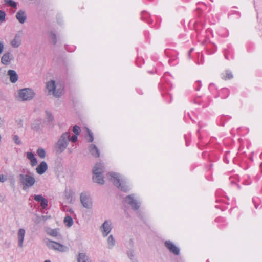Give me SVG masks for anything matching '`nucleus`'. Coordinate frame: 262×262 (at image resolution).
Listing matches in <instances>:
<instances>
[{
  "label": "nucleus",
  "instance_id": "f257e3e1",
  "mask_svg": "<svg viewBox=\"0 0 262 262\" xmlns=\"http://www.w3.org/2000/svg\"><path fill=\"white\" fill-rule=\"evenodd\" d=\"M107 177L121 191L126 192L130 190V186L124 176L115 172H110L107 173Z\"/></svg>",
  "mask_w": 262,
  "mask_h": 262
},
{
  "label": "nucleus",
  "instance_id": "f03ea898",
  "mask_svg": "<svg viewBox=\"0 0 262 262\" xmlns=\"http://www.w3.org/2000/svg\"><path fill=\"white\" fill-rule=\"evenodd\" d=\"M70 132H66L59 137L58 141L54 145V149L57 154L63 153L69 144Z\"/></svg>",
  "mask_w": 262,
  "mask_h": 262
},
{
  "label": "nucleus",
  "instance_id": "7ed1b4c3",
  "mask_svg": "<svg viewBox=\"0 0 262 262\" xmlns=\"http://www.w3.org/2000/svg\"><path fill=\"white\" fill-rule=\"evenodd\" d=\"M104 172V166L102 163H97L93 169V180L94 182L103 185L104 183L103 173Z\"/></svg>",
  "mask_w": 262,
  "mask_h": 262
},
{
  "label": "nucleus",
  "instance_id": "20e7f679",
  "mask_svg": "<svg viewBox=\"0 0 262 262\" xmlns=\"http://www.w3.org/2000/svg\"><path fill=\"white\" fill-rule=\"evenodd\" d=\"M17 178L19 183L23 186V189L32 187L36 182L33 176L27 174H19Z\"/></svg>",
  "mask_w": 262,
  "mask_h": 262
},
{
  "label": "nucleus",
  "instance_id": "39448f33",
  "mask_svg": "<svg viewBox=\"0 0 262 262\" xmlns=\"http://www.w3.org/2000/svg\"><path fill=\"white\" fill-rule=\"evenodd\" d=\"M46 88L49 92L52 93L56 97H59L62 94V89L61 88H57L54 80H51L47 82Z\"/></svg>",
  "mask_w": 262,
  "mask_h": 262
},
{
  "label": "nucleus",
  "instance_id": "423d86ee",
  "mask_svg": "<svg viewBox=\"0 0 262 262\" xmlns=\"http://www.w3.org/2000/svg\"><path fill=\"white\" fill-rule=\"evenodd\" d=\"M19 99L21 101H28L33 99L35 95L34 91L30 88H24L19 90Z\"/></svg>",
  "mask_w": 262,
  "mask_h": 262
},
{
  "label": "nucleus",
  "instance_id": "0eeeda50",
  "mask_svg": "<svg viewBox=\"0 0 262 262\" xmlns=\"http://www.w3.org/2000/svg\"><path fill=\"white\" fill-rule=\"evenodd\" d=\"M80 200L83 207L86 209H90L93 207V202L90 193L86 192H83L80 194Z\"/></svg>",
  "mask_w": 262,
  "mask_h": 262
},
{
  "label": "nucleus",
  "instance_id": "6e6552de",
  "mask_svg": "<svg viewBox=\"0 0 262 262\" xmlns=\"http://www.w3.org/2000/svg\"><path fill=\"white\" fill-rule=\"evenodd\" d=\"M124 202L129 204L134 211H137L140 207L141 203L135 198V195L132 194L124 198Z\"/></svg>",
  "mask_w": 262,
  "mask_h": 262
},
{
  "label": "nucleus",
  "instance_id": "1a4fd4ad",
  "mask_svg": "<svg viewBox=\"0 0 262 262\" xmlns=\"http://www.w3.org/2000/svg\"><path fill=\"white\" fill-rule=\"evenodd\" d=\"M113 228L112 223L111 221L105 220L100 226V229L102 232L103 236H107L111 232Z\"/></svg>",
  "mask_w": 262,
  "mask_h": 262
},
{
  "label": "nucleus",
  "instance_id": "9d476101",
  "mask_svg": "<svg viewBox=\"0 0 262 262\" xmlns=\"http://www.w3.org/2000/svg\"><path fill=\"white\" fill-rule=\"evenodd\" d=\"M14 56L10 52H5L1 58V63L5 66L9 65L14 60Z\"/></svg>",
  "mask_w": 262,
  "mask_h": 262
},
{
  "label": "nucleus",
  "instance_id": "9b49d317",
  "mask_svg": "<svg viewBox=\"0 0 262 262\" xmlns=\"http://www.w3.org/2000/svg\"><path fill=\"white\" fill-rule=\"evenodd\" d=\"M21 32H19L17 33L14 38L13 40H11L10 44L13 48H18L21 43Z\"/></svg>",
  "mask_w": 262,
  "mask_h": 262
},
{
  "label": "nucleus",
  "instance_id": "f8f14e48",
  "mask_svg": "<svg viewBox=\"0 0 262 262\" xmlns=\"http://www.w3.org/2000/svg\"><path fill=\"white\" fill-rule=\"evenodd\" d=\"M34 200L40 203V206L42 209H45L48 206V201L42 195L37 194L34 196Z\"/></svg>",
  "mask_w": 262,
  "mask_h": 262
},
{
  "label": "nucleus",
  "instance_id": "ddd939ff",
  "mask_svg": "<svg viewBox=\"0 0 262 262\" xmlns=\"http://www.w3.org/2000/svg\"><path fill=\"white\" fill-rule=\"evenodd\" d=\"M27 15L23 10H19L16 14V18L19 23L23 24L27 19Z\"/></svg>",
  "mask_w": 262,
  "mask_h": 262
},
{
  "label": "nucleus",
  "instance_id": "4468645a",
  "mask_svg": "<svg viewBox=\"0 0 262 262\" xmlns=\"http://www.w3.org/2000/svg\"><path fill=\"white\" fill-rule=\"evenodd\" d=\"M48 169V165L45 161L41 162L36 167V172L40 174H43Z\"/></svg>",
  "mask_w": 262,
  "mask_h": 262
},
{
  "label": "nucleus",
  "instance_id": "2eb2a0df",
  "mask_svg": "<svg viewBox=\"0 0 262 262\" xmlns=\"http://www.w3.org/2000/svg\"><path fill=\"white\" fill-rule=\"evenodd\" d=\"M7 75L9 76L10 81L13 83H15L18 80V75L16 72L13 70H9Z\"/></svg>",
  "mask_w": 262,
  "mask_h": 262
},
{
  "label": "nucleus",
  "instance_id": "dca6fc26",
  "mask_svg": "<svg viewBox=\"0 0 262 262\" xmlns=\"http://www.w3.org/2000/svg\"><path fill=\"white\" fill-rule=\"evenodd\" d=\"M26 157L30 161V165L34 167L37 164V160L35 157L34 154L32 152H27Z\"/></svg>",
  "mask_w": 262,
  "mask_h": 262
},
{
  "label": "nucleus",
  "instance_id": "f3484780",
  "mask_svg": "<svg viewBox=\"0 0 262 262\" xmlns=\"http://www.w3.org/2000/svg\"><path fill=\"white\" fill-rule=\"evenodd\" d=\"M47 233L52 236V237H60L61 235L59 233V229L56 228V229H52L50 228H49L46 230Z\"/></svg>",
  "mask_w": 262,
  "mask_h": 262
},
{
  "label": "nucleus",
  "instance_id": "a211bd4d",
  "mask_svg": "<svg viewBox=\"0 0 262 262\" xmlns=\"http://www.w3.org/2000/svg\"><path fill=\"white\" fill-rule=\"evenodd\" d=\"M89 150L94 157L98 158L100 156V151L95 145L91 144L89 146Z\"/></svg>",
  "mask_w": 262,
  "mask_h": 262
},
{
  "label": "nucleus",
  "instance_id": "6ab92c4d",
  "mask_svg": "<svg viewBox=\"0 0 262 262\" xmlns=\"http://www.w3.org/2000/svg\"><path fill=\"white\" fill-rule=\"evenodd\" d=\"M136 251L133 248H129L127 251V255L132 262H138L136 258Z\"/></svg>",
  "mask_w": 262,
  "mask_h": 262
},
{
  "label": "nucleus",
  "instance_id": "aec40b11",
  "mask_svg": "<svg viewBox=\"0 0 262 262\" xmlns=\"http://www.w3.org/2000/svg\"><path fill=\"white\" fill-rule=\"evenodd\" d=\"M25 235V230L24 229H20L18 232V246H22Z\"/></svg>",
  "mask_w": 262,
  "mask_h": 262
},
{
  "label": "nucleus",
  "instance_id": "412c9836",
  "mask_svg": "<svg viewBox=\"0 0 262 262\" xmlns=\"http://www.w3.org/2000/svg\"><path fill=\"white\" fill-rule=\"evenodd\" d=\"M78 262H90L88 256L85 253L81 252L78 255L77 257Z\"/></svg>",
  "mask_w": 262,
  "mask_h": 262
},
{
  "label": "nucleus",
  "instance_id": "4be33fe9",
  "mask_svg": "<svg viewBox=\"0 0 262 262\" xmlns=\"http://www.w3.org/2000/svg\"><path fill=\"white\" fill-rule=\"evenodd\" d=\"M221 77L223 79L227 80L233 78V75L230 71L226 70L225 73L221 74Z\"/></svg>",
  "mask_w": 262,
  "mask_h": 262
},
{
  "label": "nucleus",
  "instance_id": "5701e85b",
  "mask_svg": "<svg viewBox=\"0 0 262 262\" xmlns=\"http://www.w3.org/2000/svg\"><path fill=\"white\" fill-rule=\"evenodd\" d=\"M63 222L67 227H70L73 224V220L71 216L67 215L64 218Z\"/></svg>",
  "mask_w": 262,
  "mask_h": 262
},
{
  "label": "nucleus",
  "instance_id": "b1692460",
  "mask_svg": "<svg viewBox=\"0 0 262 262\" xmlns=\"http://www.w3.org/2000/svg\"><path fill=\"white\" fill-rule=\"evenodd\" d=\"M64 193L66 198L67 200H69V202L71 203L72 197L74 194V192L73 191V190L70 189H66Z\"/></svg>",
  "mask_w": 262,
  "mask_h": 262
},
{
  "label": "nucleus",
  "instance_id": "393cba45",
  "mask_svg": "<svg viewBox=\"0 0 262 262\" xmlns=\"http://www.w3.org/2000/svg\"><path fill=\"white\" fill-rule=\"evenodd\" d=\"M46 118L49 123H52L54 120L53 115L49 111H46Z\"/></svg>",
  "mask_w": 262,
  "mask_h": 262
},
{
  "label": "nucleus",
  "instance_id": "a878e982",
  "mask_svg": "<svg viewBox=\"0 0 262 262\" xmlns=\"http://www.w3.org/2000/svg\"><path fill=\"white\" fill-rule=\"evenodd\" d=\"M51 249L55 251L61 252H67L69 251L68 247H50Z\"/></svg>",
  "mask_w": 262,
  "mask_h": 262
},
{
  "label": "nucleus",
  "instance_id": "bb28decb",
  "mask_svg": "<svg viewBox=\"0 0 262 262\" xmlns=\"http://www.w3.org/2000/svg\"><path fill=\"white\" fill-rule=\"evenodd\" d=\"M168 251L173 253L174 254L178 255L180 253V249L178 247H167Z\"/></svg>",
  "mask_w": 262,
  "mask_h": 262
},
{
  "label": "nucleus",
  "instance_id": "cd10ccee",
  "mask_svg": "<svg viewBox=\"0 0 262 262\" xmlns=\"http://www.w3.org/2000/svg\"><path fill=\"white\" fill-rule=\"evenodd\" d=\"M40 127V121L39 120H35L31 125V128L33 130L38 131Z\"/></svg>",
  "mask_w": 262,
  "mask_h": 262
},
{
  "label": "nucleus",
  "instance_id": "c85d7f7f",
  "mask_svg": "<svg viewBox=\"0 0 262 262\" xmlns=\"http://www.w3.org/2000/svg\"><path fill=\"white\" fill-rule=\"evenodd\" d=\"M49 37H50V39L51 40V42L54 45H55L57 42V39L56 34L53 32H51L49 33Z\"/></svg>",
  "mask_w": 262,
  "mask_h": 262
},
{
  "label": "nucleus",
  "instance_id": "c756f323",
  "mask_svg": "<svg viewBox=\"0 0 262 262\" xmlns=\"http://www.w3.org/2000/svg\"><path fill=\"white\" fill-rule=\"evenodd\" d=\"M37 154L38 156L41 159H43L46 157V151L45 149L42 148H39L37 149Z\"/></svg>",
  "mask_w": 262,
  "mask_h": 262
},
{
  "label": "nucleus",
  "instance_id": "7c9ffc66",
  "mask_svg": "<svg viewBox=\"0 0 262 262\" xmlns=\"http://www.w3.org/2000/svg\"><path fill=\"white\" fill-rule=\"evenodd\" d=\"M5 2L7 5L12 8H16L17 7V3L13 0H5Z\"/></svg>",
  "mask_w": 262,
  "mask_h": 262
},
{
  "label": "nucleus",
  "instance_id": "2f4dec72",
  "mask_svg": "<svg viewBox=\"0 0 262 262\" xmlns=\"http://www.w3.org/2000/svg\"><path fill=\"white\" fill-rule=\"evenodd\" d=\"M88 135L89 136V139H88V141L89 142H93L94 140L93 133L88 128L86 129Z\"/></svg>",
  "mask_w": 262,
  "mask_h": 262
},
{
  "label": "nucleus",
  "instance_id": "473e14b6",
  "mask_svg": "<svg viewBox=\"0 0 262 262\" xmlns=\"http://www.w3.org/2000/svg\"><path fill=\"white\" fill-rule=\"evenodd\" d=\"M107 243L110 246H114L115 244V240L112 235L108 237Z\"/></svg>",
  "mask_w": 262,
  "mask_h": 262
},
{
  "label": "nucleus",
  "instance_id": "72a5a7b5",
  "mask_svg": "<svg viewBox=\"0 0 262 262\" xmlns=\"http://www.w3.org/2000/svg\"><path fill=\"white\" fill-rule=\"evenodd\" d=\"M13 140L16 145L21 144V141L20 140L18 135H14L13 137Z\"/></svg>",
  "mask_w": 262,
  "mask_h": 262
},
{
  "label": "nucleus",
  "instance_id": "f704fd0d",
  "mask_svg": "<svg viewBox=\"0 0 262 262\" xmlns=\"http://www.w3.org/2000/svg\"><path fill=\"white\" fill-rule=\"evenodd\" d=\"M73 131L75 135H79L80 133V128L77 125H75L73 128Z\"/></svg>",
  "mask_w": 262,
  "mask_h": 262
},
{
  "label": "nucleus",
  "instance_id": "c9c22d12",
  "mask_svg": "<svg viewBox=\"0 0 262 262\" xmlns=\"http://www.w3.org/2000/svg\"><path fill=\"white\" fill-rule=\"evenodd\" d=\"M78 135H75L72 136H71V134L70 133V137H69V142L71 141L72 143H75L77 141V137Z\"/></svg>",
  "mask_w": 262,
  "mask_h": 262
},
{
  "label": "nucleus",
  "instance_id": "e433bc0d",
  "mask_svg": "<svg viewBox=\"0 0 262 262\" xmlns=\"http://www.w3.org/2000/svg\"><path fill=\"white\" fill-rule=\"evenodd\" d=\"M6 13L4 11L0 10V22L2 23L5 20Z\"/></svg>",
  "mask_w": 262,
  "mask_h": 262
},
{
  "label": "nucleus",
  "instance_id": "4c0bfd02",
  "mask_svg": "<svg viewBox=\"0 0 262 262\" xmlns=\"http://www.w3.org/2000/svg\"><path fill=\"white\" fill-rule=\"evenodd\" d=\"M165 246H176L174 244L170 241H166L165 242Z\"/></svg>",
  "mask_w": 262,
  "mask_h": 262
},
{
  "label": "nucleus",
  "instance_id": "58836bf2",
  "mask_svg": "<svg viewBox=\"0 0 262 262\" xmlns=\"http://www.w3.org/2000/svg\"><path fill=\"white\" fill-rule=\"evenodd\" d=\"M4 45L2 41H0V54L2 53L4 51Z\"/></svg>",
  "mask_w": 262,
  "mask_h": 262
},
{
  "label": "nucleus",
  "instance_id": "ea45409f",
  "mask_svg": "<svg viewBox=\"0 0 262 262\" xmlns=\"http://www.w3.org/2000/svg\"><path fill=\"white\" fill-rule=\"evenodd\" d=\"M6 180V179L4 175L3 174H0V182H4Z\"/></svg>",
  "mask_w": 262,
  "mask_h": 262
},
{
  "label": "nucleus",
  "instance_id": "a19ab883",
  "mask_svg": "<svg viewBox=\"0 0 262 262\" xmlns=\"http://www.w3.org/2000/svg\"><path fill=\"white\" fill-rule=\"evenodd\" d=\"M49 218H50V216H48L47 215H42L41 216V220L43 221H46Z\"/></svg>",
  "mask_w": 262,
  "mask_h": 262
},
{
  "label": "nucleus",
  "instance_id": "79ce46f5",
  "mask_svg": "<svg viewBox=\"0 0 262 262\" xmlns=\"http://www.w3.org/2000/svg\"><path fill=\"white\" fill-rule=\"evenodd\" d=\"M50 242L51 243H55L57 245V246H63V245L57 242H54V241H51Z\"/></svg>",
  "mask_w": 262,
  "mask_h": 262
},
{
  "label": "nucleus",
  "instance_id": "37998d69",
  "mask_svg": "<svg viewBox=\"0 0 262 262\" xmlns=\"http://www.w3.org/2000/svg\"><path fill=\"white\" fill-rule=\"evenodd\" d=\"M68 211L70 213H74V211L72 209H71V208L69 209L68 210Z\"/></svg>",
  "mask_w": 262,
  "mask_h": 262
},
{
  "label": "nucleus",
  "instance_id": "c03bdc74",
  "mask_svg": "<svg viewBox=\"0 0 262 262\" xmlns=\"http://www.w3.org/2000/svg\"><path fill=\"white\" fill-rule=\"evenodd\" d=\"M194 50L193 48H191L189 51V56H190L191 53Z\"/></svg>",
  "mask_w": 262,
  "mask_h": 262
},
{
  "label": "nucleus",
  "instance_id": "a18cd8bd",
  "mask_svg": "<svg viewBox=\"0 0 262 262\" xmlns=\"http://www.w3.org/2000/svg\"><path fill=\"white\" fill-rule=\"evenodd\" d=\"M69 153H71L72 152V149H69Z\"/></svg>",
  "mask_w": 262,
  "mask_h": 262
},
{
  "label": "nucleus",
  "instance_id": "49530a36",
  "mask_svg": "<svg viewBox=\"0 0 262 262\" xmlns=\"http://www.w3.org/2000/svg\"><path fill=\"white\" fill-rule=\"evenodd\" d=\"M44 262H51L50 260H46Z\"/></svg>",
  "mask_w": 262,
  "mask_h": 262
},
{
  "label": "nucleus",
  "instance_id": "de8ad7c7",
  "mask_svg": "<svg viewBox=\"0 0 262 262\" xmlns=\"http://www.w3.org/2000/svg\"><path fill=\"white\" fill-rule=\"evenodd\" d=\"M1 139H2V137H1V135H0V142L1 141Z\"/></svg>",
  "mask_w": 262,
  "mask_h": 262
}]
</instances>
